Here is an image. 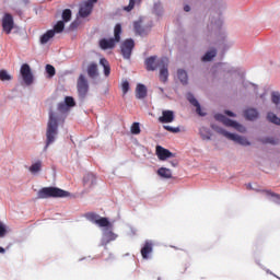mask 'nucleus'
Listing matches in <instances>:
<instances>
[{"label": "nucleus", "instance_id": "obj_3", "mask_svg": "<svg viewBox=\"0 0 280 280\" xmlns=\"http://www.w3.org/2000/svg\"><path fill=\"white\" fill-rule=\"evenodd\" d=\"M122 33V28L120 24L115 25L114 28V38L106 39L102 38L101 42H98V45L101 46L102 50L113 49L115 48V45L120 42V34Z\"/></svg>", "mask_w": 280, "mask_h": 280}, {"label": "nucleus", "instance_id": "obj_16", "mask_svg": "<svg viewBox=\"0 0 280 280\" xmlns=\"http://www.w3.org/2000/svg\"><path fill=\"white\" fill-rule=\"evenodd\" d=\"M145 97H147V86H144L143 84H137L136 98L143 100Z\"/></svg>", "mask_w": 280, "mask_h": 280}, {"label": "nucleus", "instance_id": "obj_9", "mask_svg": "<svg viewBox=\"0 0 280 280\" xmlns=\"http://www.w3.org/2000/svg\"><path fill=\"white\" fill-rule=\"evenodd\" d=\"M21 77L23 78L24 84H26V86H31L34 82V77H32L30 65L24 63L21 66Z\"/></svg>", "mask_w": 280, "mask_h": 280}, {"label": "nucleus", "instance_id": "obj_28", "mask_svg": "<svg viewBox=\"0 0 280 280\" xmlns=\"http://www.w3.org/2000/svg\"><path fill=\"white\" fill-rule=\"evenodd\" d=\"M28 170H30V173H31V174H37L38 172L42 171V161L35 162L34 164H32V165L30 166Z\"/></svg>", "mask_w": 280, "mask_h": 280}, {"label": "nucleus", "instance_id": "obj_1", "mask_svg": "<svg viewBox=\"0 0 280 280\" xmlns=\"http://www.w3.org/2000/svg\"><path fill=\"white\" fill-rule=\"evenodd\" d=\"M58 136V119L52 112L48 113V122H47V141L45 144V151H47L48 147L56 141V137Z\"/></svg>", "mask_w": 280, "mask_h": 280}, {"label": "nucleus", "instance_id": "obj_35", "mask_svg": "<svg viewBox=\"0 0 280 280\" xmlns=\"http://www.w3.org/2000/svg\"><path fill=\"white\" fill-rule=\"evenodd\" d=\"M45 70L47 71L48 78L56 75V69L52 67V65H47Z\"/></svg>", "mask_w": 280, "mask_h": 280}, {"label": "nucleus", "instance_id": "obj_4", "mask_svg": "<svg viewBox=\"0 0 280 280\" xmlns=\"http://www.w3.org/2000/svg\"><path fill=\"white\" fill-rule=\"evenodd\" d=\"M144 66H147V71L167 69L168 58L162 57L161 59H158L155 56L148 57V59L144 60Z\"/></svg>", "mask_w": 280, "mask_h": 280}, {"label": "nucleus", "instance_id": "obj_10", "mask_svg": "<svg viewBox=\"0 0 280 280\" xmlns=\"http://www.w3.org/2000/svg\"><path fill=\"white\" fill-rule=\"evenodd\" d=\"M14 23H13V16L11 13H7L4 14V16H2V32H4V34L10 35L12 34V30H13Z\"/></svg>", "mask_w": 280, "mask_h": 280}, {"label": "nucleus", "instance_id": "obj_15", "mask_svg": "<svg viewBox=\"0 0 280 280\" xmlns=\"http://www.w3.org/2000/svg\"><path fill=\"white\" fill-rule=\"evenodd\" d=\"M187 100L190 105L196 107V114L200 116H206V114L202 112V108L200 107V103H198L192 94H187Z\"/></svg>", "mask_w": 280, "mask_h": 280}, {"label": "nucleus", "instance_id": "obj_31", "mask_svg": "<svg viewBox=\"0 0 280 280\" xmlns=\"http://www.w3.org/2000/svg\"><path fill=\"white\" fill-rule=\"evenodd\" d=\"M94 224L101 226V228H107L109 226V221H107L106 218H101L100 220L92 221Z\"/></svg>", "mask_w": 280, "mask_h": 280}, {"label": "nucleus", "instance_id": "obj_46", "mask_svg": "<svg viewBox=\"0 0 280 280\" xmlns=\"http://www.w3.org/2000/svg\"><path fill=\"white\" fill-rule=\"evenodd\" d=\"M203 131H206V129H201L200 130L201 139H203V140H211V137L209 135H205Z\"/></svg>", "mask_w": 280, "mask_h": 280}, {"label": "nucleus", "instance_id": "obj_30", "mask_svg": "<svg viewBox=\"0 0 280 280\" xmlns=\"http://www.w3.org/2000/svg\"><path fill=\"white\" fill-rule=\"evenodd\" d=\"M0 81L7 82L12 81V75L7 70H0Z\"/></svg>", "mask_w": 280, "mask_h": 280}, {"label": "nucleus", "instance_id": "obj_39", "mask_svg": "<svg viewBox=\"0 0 280 280\" xmlns=\"http://www.w3.org/2000/svg\"><path fill=\"white\" fill-rule=\"evenodd\" d=\"M264 192L266 194V196H270V197L275 198L280 203V195L279 194L272 192V190H264Z\"/></svg>", "mask_w": 280, "mask_h": 280}, {"label": "nucleus", "instance_id": "obj_52", "mask_svg": "<svg viewBox=\"0 0 280 280\" xmlns=\"http://www.w3.org/2000/svg\"><path fill=\"white\" fill-rule=\"evenodd\" d=\"M158 280H161V278H158Z\"/></svg>", "mask_w": 280, "mask_h": 280}, {"label": "nucleus", "instance_id": "obj_47", "mask_svg": "<svg viewBox=\"0 0 280 280\" xmlns=\"http://www.w3.org/2000/svg\"><path fill=\"white\" fill-rule=\"evenodd\" d=\"M225 115L230 116V117H235V114H233L232 112L230 110H225Z\"/></svg>", "mask_w": 280, "mask_h": 280}, {"label": "nucleus", "instance_id": "obj_32", "mask_svg": "<svg viewBox=\"0 0 280 280\" xmlns=\"http://www.w3.org/2000/svg\"><path fill=\"white\" fill-rule=\"evenodd\" d=\"M61 19L63 20V22H70L71 21V9H66L63 10V12L61 13Z\"/></svg>", "mask_w": 280, "mask_h": 280}, {"label": "nucleus", "instance_id": "obj_50", "mask_svg": "<svg viewBox=\"0 0 280 280\" xmlns=\"http://www.w3.org/2000/svg\"><path fill=\"white\" fill-rule=\"evenodd\" d=\"M91 1H93V3H96V1H98V0H91Z\"/></svg>", "mask_w": 280, "mask_h": 280}, {"label": "nucleus", "instance_id": "obj_19", "mask_svg": "<svg viewBox=\"0 0 280 280\" xmlns=\"http://www.w3.org/2000/svg\"><path fill=\"white\" fill-rule=\"evenodd\" d=\"M55 34L54 31H47V33L43 34L42 38H39V43H42V45H47V43L54 38Z\"/></svg>", "mask_w": 280, "mask_h": 280}, {"label": "nucleus", "instance_id": "obj_12", "mask_svg": "<svg viewBox=\"0 0 280 280\" xmlns=\"http://www.w3.org/2000/svg\"><path fill=\"white\" fill-rule=\"evenodd\" d=\"M154 250V244L152 242H147L141 248L142 259L147 260L150 258V255Z\"/></svg>", "mask_w": 280, "mask_h": 280}, {"label": "nucleus", "instance_id": "obj_20", "mask_svg": "<svg viewBox=\"0 0 280 280\" xmlns=\"http://www.w3.org/2000/svg\"><path fill=\"white\" fill-rule=\"evenodd\" d=\"M83 185L86 187H91L95 185V175L93 174H88L83 176Z\"/></svg>", "mask_w": 280, "mask_h": 280}, {"label": "nucleus", "instance_id": "obj_41", "mask_svg": "<svg viewBox=\"0 0 280 280\" xmlns=\"http://www.w3.org/2000/svg\"><path fill=\"white\" fill-rule=\"evenodd\" d=\"M8 233L7 225L0 222V238L4 237Z\"/></svg>", "mask_w": 280, "mask_h": 280}, {"label": "nucleus", "instance_id": "obj_48", "mask_svg": "<svg viewBox=\"0 0 280 280\" xmlns=\"http://www.w3.org/2000/svg\"><path fill=\"white\" fill-rule=\"evenodd\" d=\"M184 11H185V12H189V11H190V7H189V5H185V7H184Z\"/></svg>", "mask_w": 280, "mask_h": 280}, {"label": "nucleus", "instance_id": "obj_7", "mask_svg": "<svg viewBox=\"0 0 280 280\" xmlns=\"http://www.w3.org/2000/svg\"><path fill=\"white\" fill-rule=\"evenodd\" d=\"M219 133L224 136L225 139L231 140V141H235V143L241 144L243 147H248L249 145V141L246 138L240 137L238 135H235V133H230L225 129H219Z\"/></svg>", "mask_w": 280, "mask_h": 280}, {"label": "nucleus", "instance_id": "obj_18", "mask_svg": "<svg viewBox=\"0 0 280 280\" xmlns=\"http://www.w3.org/2000/svg\"><path fill=\"white\" fill-rule=\"evenodd\" d=\"M259 113H257V110L254 108H249L244 112V117H246V119H248L249 121H254L255 119H257Z\"/></svg>", "mask_w": 280, "mask_h": 280}, {"label": "nucleus", "instance_id": "obj_13", "mask_svg": "<svg viewBox=\"0 0 280 280\" xmlns=\"http://www.w3.org/2000/svg\"><path fill=\"white\" fill-rule=\"evenodd\" d=\"M158 121L161 124H171L174 121V112L172 110H163Z\"/></svg>", "mask_w": 280, "mask_h": 280}, {"label": "nucleus", "instance_id": "obj_25", "mask_svg": "<svg viewBox=\"0 0 280 280\" xmlns=\"http://www.w3.org/2000/svg\"><path fill=\"white\" fill-rule=\"evenodd\" d=\"M101 66L104 68V75L109 77L112 68L109 67V62L105 59H101Z\"/></svg>", "mask_w": 280, "mask_h": 280}, {"label": "nucleus", "instance_id": "obj_44", "mask_svg": "<svg viewBox=\"0 0 280 280\" xmlns=\"http://www.w3.org/2000/svg\"><path fill=\"white\" fill-rule=\"evenodd\" d=\"M133 7H136V0H129V4L128 7H125V11L130 12L131 10H133Z\"/></svg>", "mask_w": 280, "mask_h": 280}, {"label": "nucleus", "instance_id": "obj_26", "mask_svg": "<svg viewBox=\"0 0 280 280\" xmlns=\"http://www.w3.org/2000/svg\"><path fill=\"white\" fill-rule=\"evenodd\" d=\"M177 80H179L182 84H187V72L185 70H177Z\"/></svg>", "mask_w": 280, "mask_h": 280}, {"label": "nucleus", "instance_id": "obj_43", "mask_svg": "<svg viewBox=\"0 0 280 280\" xmlns=\"http://www.w3.org/2000/svg\"><path fill=\"white\" fill-rule=\"evenodd\" d=\"M107 243L113 242L117 238V235L114 234L112 231L106 233Z\"/></svg>", "mask_w": 280, "mask_h": 280}, {"label": "nucleus", "instance_id": "obj_27", "mask_svg": "<svg viewBox=\"0 0 280 280\" xmlns=\"http://www.w3.org/2000/svg\"><path fill=\"white\" fill-rule=\"evenodd\" d=\"M266 118L268 119V121H270L271 124H275L276 126H280V118L273 114V113H268Z\"/></svg>", "mask_w": 280, "mask_h": 280}, {"label": "nucleus", "instance_id": "obj_24", "mask_svg": "<svg viewBox=\"0 0 280 280\" xmlns=\"http://www.w3.org/2000/svg\"><path fill=\"white\" fill-rule=\"evenodd\" d=\"M66 22L63 21H58V23H56V25H54V28L50 30L54 32V34H61V32H63V28H66Z\"/></svg>", "mask_w": 280, "mask_h": 280}, {"label": "nucleus", "instance_id": "obj_38", "mask_svg": "<svg viewBox=\"0 0 280 280\" xmlns=\"http://www.w3.org/2000/svg\"><path fill=\"white\" fill-rule=\"evenodd\" d=\"M61 104H65L69 107H74L75 105L74 98H72L71 96H66V102H61Z\"/></svg>", "mask_w": 280, "mask_h": 280}, {"label": "nucleus", "instance_id": "obj_21", "mask_svg": "<svg viewBox=\"0 0 280 280\" xmlns=\"http://www.w3.org/2000/svg\"><path fill=\"white\" fill-rule=\"evenodd\" d=\"M214 57H217V50L211 49V50L207 51L206 55H203V57H201V61L209 62V61L213 60Z\"/></svg>", "mask_w": 280, "mask_h": 280}, {"label": "nucleus", "instance_id": "obj_36", "mask_svg": "<svg viewBox=\"0 0 280 280\" xmlns=\"http://www.w3.org/2000/svg\"><path fill=\"white\" fill-rule=\"evenodd\" d=\"M271 103L279 105L280 104V94L279 92L271 93Z\"/></svg>", "mask_w": 280, "mask_h": 280}, {"label": "nucleus", "instance_id": "obj_2", "mask_svg": "<svg viewBox=\"0 0 280 280\" xmlns=\"http://www.w3.org/2000/svg\"><path fill=\"white\" fill-rule=\"evenodd\" d=\"M69 192L58 187H43L37 191V199H50V198H66Z\"/></svg>", "mask_w": 280, "mask_h": 280}, {"label": "nucleus", "instance_id": "obj_29", "mask_svg": "<svg viewBox=\"0 0 280 280\" xmlns=\"http://www.w3.org/2000/svg\"><path fill=\"white\" fill-rule=\"evenodd\" d=\"M168 80V70L167 68L160 69V81L165 83Z\"/></svg>", "mask_w": 280, "mask_h": 280}, {"label": "nucleus", "instance_id": "obj_34", "mask_svg": "<svg viewBox=\"0 0 280 280\" xmlns=\"http://www.w3.org/2000/svg\"><path fill=\"white\" fill-rule=\"evenodd\" d=\"M130 132H131V135L141 133V128L139 127V122L131 124Z\"/></svg>", "mask_w": 280, "mask_h": 280}, {"label": "nucleus", "instance_id": "obj_45", "mask_svg": "<svg viewBox=\"0 0 280 280\" xmlns=\"http://www.w3.org/2000/svg\"><path fill=\"white\" fill-rule=\"evenodd\" d=\"M262 143H271V144H278L279 140L273 138H266Z\"/></svg>", "mask_w": 280, "mask_h": 280}, {"label": "nucleus", "instance_id": "obj_11", "mask_svg": "<svg viewBox=\"0 0 280 280\" xmlns=\"http://www.w3.org/2000/svg\"><path fill=\"white\" fill-rule=\"evenodd\" d=\"M155 154L160 161H165L166 159H171L173 156L171 151L160 145L155 147Z\"/></svg>", "mask_w": 280, "mask_h": 280}, {"label": "nucleus", "instance_id": "obj_37", "mask_svg": "<svg viewBox=\"0 0 280 280\" xmlns=\"http://www.w3.org/2000/svg\"><path fill=\"white\" fill-rule=\"evenodd\" d=\"M163 129H165L166 131L171 132V133H178L179 132V127H171L170 125H164Z\"/></svg>", "mask_w": 280, "mask_h": 280}, {"label": "nucleus", "instance_id": "obj_33", "mask_svg": "<svg viewBox=\"0 0 280 280\" xmlns=\"http://www.w3.org/2000/svg\"><path fill=\"white\" fill-rule=\"evenodd\" d=\"M85 218L91 221V222H95L101 220L102 218L98 217V214H96L95 212H89L88 214H85Z\"/></svg>", "mask_w": 280, "mask_h": 280}, {"label": "nucleus", "instance_id": "obj_8", "mask_svg": "<svg viewBox=\"0 0 280 280\" xmlns=\"http://www.w3.org/2000/svg\"><path fill=\"white\" fill-rule=\"evenodd\" d=\"M136 44L133 39H126L125 43L120 45V54L126 60L130 59L131 51L133 50Z\"/></svg>", "mask_w": 280, "mask_h": 280}, {"label": "nucleus", "instance_id": "obj_14", "mask_svg": "<svg viewBox=\"0 0 280 280\" xmlns=\"http://www.w3.org/2000/svg\"><path fill=\"white\" fill-rule=\"evenodd\" d=\"M93 10V3L91 1L85 2L82 7H80L79 14L81 18H88Z\"/></svg>", "mask_w": 280, "mask_h": 280}, {"label": "nucleus", "instance_id": "obj_5", "mask_svg": "<svg viewBox=\"0 0 280 280\" xmlns=\"http://www.w3.org/2000/svg\"><path fill=\"white\" fill-rule=\"evenodd\" d=\"M214 119L217 121L224 124V126H226V127H233V129H235L236 131H238L241 133L246 132V129L244 128L243 125H240L234 120H231L230 118H228L226 116H224L222 114H214Z\"/></svg>", "mask_w": 280, "mask_h": 280}, {"label": "nucleus", "instance_id": "obj_23", "mask_svg": "<svg viewBox=\"0 0 280 280\" xmlns=\"http://www.w3.org/2000/svg\"><path fill=\"white\" fill-rule=\"evenodd\" d=\"M158 175H160L161 177H163L165 179H171L172 178L171 170L165 168V167H161L160 170H158Z\"/></svg>", "mask_w": 280, "mask_h": 280}, {"label": "nucleus", "instance_id": "obj_22", "mask_svg": "<svg viewBox=\"0 0 280 280\" xmlns=\"http://www.w3.org/2000/svg\"><path fill=\"white\" fill-rule=\"evenodd\" d=\"M133 30L136 31L137 35H147L148 30L143 28L141 22L133 23Z\"/></svg>", "mask_w": 280, "mask_h": 280}, {"label": "nucleus", "instance_id": "obj_42", "mask_svg": "<svg viewBox=\"0 0 280 280\" xmlns=\"http://www.w3.org/2000/svg\"><path fill=\"white\" fill-rule=\"evenodd\" d=\"M71 106H69V105H66V104H63V103H59L58 104V112L59 113H66L67 110H68V108H70Z\"/></svg>", "mask_w": 280, "mask_h": 280}, {"label": "nucleus", "instance_id": "obj_40", "mask_svg": "<svg viewBox=\"0 0 280 280\" xmlns=\"http://www.w3.org/2000/svg\"><path fill=\"white\" fill-rule=\"evenodd\" d=\"M122 94H127L130 91V83L128 81H124L121 84Z\"/></svg>", "mask_w": 280, "mask_h": 280}, {"label": "nucleus", "instance_id": "obj_51", "mask_svg": "<svg viewBox=\"0 0 280 280\" xmlns=\"http://www.w3.org/2000/svg\"><path fill=\"white\" fill-rule=\"evenodd\" d=\"M160 91H161V92H163V89H162V88H160Z\"/></svg>", "mask_w": 280, "mask_h": 280}, {"label": "nucleus", "instance_id": "obj_6", "mask_svg": "<svg viewBox=\"0 0 280 280\" xmlns=\"http://www.w3.org/2000/svg\"><path fill=\"white\" fill-rule=\"evenodd\" d=\"M77 92L80 98H85V96H88V92H90V83L84 74H80V77H78Z\"/></svg>", "mask_w": 280, "mask_h": 280}, {"label": "nucleus", "instance_id": "obj_49", "mask_svg": "<svg viewBox=\"0 0 280 280\" xmlns=\"http://www.w3.org/2000/svg\"><path fill=\"white\" fill-rule=\"evenodd\" d=\"M4 253H5V249L0 246V254H4Z\"/></svg>", "mask_w": 280, "mask_h": 280}, {"label": "nucleus", "instance_id": "obj_17", "mask_svg": "<svg viewBox=\"0 0 280 280\" xmlns=\"http://www.w3.org/2000/svg\"><path fill=\"white\" fill-rule=\"evenodd\" d=\"M88 75L91 79L96 78L98 75V68H97V65L95 62L89 63V66H88Z\"/></svg>", "mask_w": 280, "mask_h": 280}]
</instances>
